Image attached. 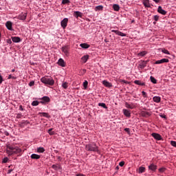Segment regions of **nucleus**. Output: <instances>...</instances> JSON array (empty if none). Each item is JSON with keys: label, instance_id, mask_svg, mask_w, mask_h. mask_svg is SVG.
I'll use <instances>...</instances> for the list:
<instances>
[{"label": "nucleus", "instance_id": "f257e3e1", "mask_svg": "<svg viewBox=\"0 0 176 176\" xmlns=\"http://www.w3.org/2000/svg\"><path fill=\"white\" fill-rule=\"evenodd\" d=\"M6 153L8 156H13V155H17L18 156H21L23 155V150L19 146H13L11 144L6 145Z\"/></svg>", "mask_w": 176, "mask_h": 176}, {"label": "nucleus", "instance_id": "f03ea898", "mask_svg": "<svg viewBox=\"0 0 176 176\" xmlns=\"http://www.w3.org/2000/svg\"><path fill=\"white\" fill-rule=\"evenodd\" d=\"M85 151H87L88 152H97L98 155H100L101 153V151H100V148L94 142L86 144Z\"/></svg>", "mask_w": 176, "mask_h": 176}, {"label": "nucleus", "instance_id": "7ed1b4c3", "mask_svg": "<svg viewBox=\"0 0 176 176\" xmlns=\"http://www.w3.org/2000/svg\"><path fill=\"white\" fill-rule=\"evenodd\" d=\"M41 82L47 86H54V80L50 76H45L41 78Z\"/></svg>", "mask_w": 176, "mask_h": 176}, {"label": "nucleus", "instance_id": "20e7f679", "mask_svg": "<svg viewBox=\"0 0 176 176\" xmlns=\"http://www.w3.org/2000/svg\"><path fill=\"white\" fill-rule=\"evenodd\" d=\"M125 107L126 108H128L129 109H135L138 107V104L137 103H129L127 102H125Z\"/></svg>", "mask_w": 176, "mask_h": 176}, {"label": "nucleus", "instance_id": "39448f33", "mask_svg": "<svg viewBox=\"0 0 176 176\" xmlns=\"http://www.w3.org/2000/svg\"><path fill=\"white\" fill-rule=\"evenodd\" d=\"M28 16V12H21L18 15L17 19L19 20H21L22 21H24L27 20Z\"/></svg>", "mask_w": 176, "mask_h": 176}, {"label": "nucleus", "instance_id": "423d86ee", "mask_svg": "<svg viewBox=\"0 0 176 176\" xmlns=\"http://www.w3.org/2000/svg\"><path fill=\"white\" fill-rule=\"evenodd\" d=\"M140 115L142 118H149V116H152V111H142Z\"/></svg>", "mask_w": 176, "mask_h": 176}, {"label": "nucleus", "instance_id": "0eeeda50", "mask_svg": "<svg viewBox=\"0 0 176 176\" xmlns=\"http://www.w3.org/2000/svg\"><path fill=\"white\" fill-rule=\"evenodd\" d=\"M60 25L63 30H65V28H67V25H68V18H64L60 21Z\"/></svg>", "mask_w": 176, "mask_h": 176}, {"label": "nucleus", "instance_id": "6e6552de", "mask_svg": "<svg viewBox=\"0 0 176 176\" xmlns=\"http://www.w3.org/2000/svg\"><path fill=\"white\" fill-rule=\"evenodd\" d=\"M61 50L65 54V56H69V46H63L62 47Z\"/></svg>", "mask_w": 176, "mask_h": 176}, {"label": "nucleus", "instance_id": "1a4fd4ad", "mask_svg": "<svg viewBox=\"0 0 176 176\" xmlns=\"http://www.w3.org/2000/svg\"><path fill=\"white\" fill-rule=\"evenodd\" d=\"M152 137L155 139L157 140V141H162V140H163V138H162V135H160V134L157 133H153L151 134Z\"/></svg>", "mask_w": 176, "mask_h": 176}, {"label": "nucleus", "instance_id": "9d476101", "mask_svg": "<svg viewBox=\"0 0 176 176\" xmlns=\"http://www.w3.org/2000/svg\"><path fill=\"white\" fill-rule=\"evenodd\" d=\"M6 27L9 30V31H13V23L12 21H8L6 23Z\"/></svg>", "mask_w": 176, "mask_h": 176}, {"label": "nucleus", "instance_id": "9b49d317", "mask_svg": "<svg viewBox=\"0 0 176 176\" xmlns=\"http://www.w3.org/2000/svg\"><path fill=\"white\" fill-rule=\"evenodd\" d=\"M111 32H114L116 35H118L119 36H127L126 34L123 33L119 30H112Z\"/></svg>", "mask_w": 176, "mask_h": 176}, {"label": "nucleus", "instance_id": "f8f14e48", "mask_svg": "<svg viewBox=\"0 0 176 176\" xmlns=\"http://www.w3.org/2000/svg\"><path fill=\"white\" fill-rule=\"evenodd\" d=\"M89 56L88 54L84 55L82 58H81V63L82 64H86V63H87V60L89 58Z\"/></svg>", "mask_w": 176, "mask_h": 176}, {"label": "nucleus", "instance_id": "ddd939ff", "mask_svg": "<svg viewBox=\"0 0 176 176\" xmlns=\"http://www.w3.org/2000/svg\"><path fill=\"white\" fill-rule=\"evenodd\" d=\"M170 60L167 58H162L155 62V64H164V63H169Z\"/></svg>", "mask_w": 176, "mask_h": 176}, {"label": "nucleus", "instance_id": "4468645a", "mask_svg": "<svg viewBox=\"0 0 176 176\" xmlns=\"http://www.w3.org/2000/svg\"><path fill=\"white\" fill-rule=\"evenodd\" d=\"M122 112H123L124 116H126V118H131V113L130 112L129 110L124 109L122 110Z\"/></svg>", "mask_w": 176, "mask_h": 176}, {"label": "nucleus", "instance_id": "2eb2a0df", "mask_svg": "<svg viewBox=\"0 0 176 176\" xmlns=\"http://www.w3.org/2000/svg\"><path fill=\"white\" fill-rule=\"evenodd\" d=\"M148 170H151V171H156V170H157V165L155 164H151L148 166Z\"/></svg>", "mask_w": 176, "mask_h": 176}, {"label": "nucleus", "instance_id": "dca6fc26", "mask_svg": "<svg viewBox=\"0 0 176 176\" xmlns=\"http://www.w3.org/2000/svg\"><path fill=\"white\" fill-rule=\"evenodd\" d=\"M57 64L60 67H65V65H66L65 61H64V59H63L61 58L58 59Z\"/></svg>", "mask_w": 176, "mask_h": 176}, {"label": "nucleus", "instance_id": "f3484780", "mask_svg": "<svg viewBox=\"0 0 176 176\" xmlns=\"http://www.w3.org/2000/svg\"><path fill=\"white\" fill-rule=\"evenodd\" d=\"M157 12L158 13H160V14H163L164 16H166V14H167V12L163 10V8H162V6L158 7Z\"/></svg>", "mask_w": 176, "mask_h": 176}, {"label": "nucleus", "instance_id": "a211bd4d", "mask_svg": "<svg viewBox=\"0 0 176 176\" xmlns=\"http://www.w3.org/2000/svg\"><path fill=\"white\" fill-rule=\"evenodd\" d=\"M74 17H76V19H78V17L82 18V16H83V14L79 11H75L74 12Z\"/></svg>", "mask_w": 176, "mask_h": 176}, {"label": "nucleus", "instance_id": "6ab92c4d", "mask_svg": "<svg viewBox=\"0 0 176 176\" xmlns=\"http://www.w3.org/2000/svg\"><path fill=\"white\" fill-rule=\"evenodd\" d=\"M142 3L144 7L151 8V3L149 2V0H142Z\"/></svg>", "mask_w": 176, "mask_h": 176}, {"label": "nucleus", "instance_id": "aec40b11", "mask_svg": "<svg viewBox=\"0 0 176 176\" xmlns=\"http://www.w3.org/2000/svg\"><path fill=\"white\" fill-rule=\"evenodd\" d=\"M52 168L55 170L56 171H57L58 170H61V165L56 164H53L52 166Z\"/></svg>", "mask_w": 176, "mask_h": 176}, {"label": "nucleus", "instance_id": "412c9836", "mask_svg": "<svg viewBox=\"0 0 176 176\" xmlns=\"http://www.w3.org/2000/svg\"><path fill=\"white\" fill-rule=\"evenodd\" d=\"M102 85H104V86H105V87H112V83H111L105 80L102 81Z\"/></svg>", "mask_w": 176, "mask_h": 176}, {"label": "nucleus", "instance_id": "4be33fe9", "mask_svg": "<svg viewBox=\"0 0 176 176\" xmlns=\"http://www.w3.org/2000/svg\"><path fill=\"white\" fill-rule=\"evenodd\" d=\"M12 42H14L15 43H19V42H21V38L20 37H12Z\"/></svg>", "mask_w": 176, "mask_h": 176}, {"label": "nucleus", "instance_id": "5701e85b", "mask_svg": "<svg viewBox=\"0 0 176 176\" xmlns=\"http://www.w3.org/2000/svg\"><path fill=\"white\" fill-rule=\"evenodd\" d=\"M153 100L154 101V102L159 103L160 102V101H162V98H160V96H154L153 98Z\"/></svg>", "mask_w": 176, "mask_h": 176}, {"label": "nucleus", "instance_id": "b1692460", "mask_svg": "<svg viewBox=\"0 0 176 176\" xmlns=\"http://www.w3.org/2000/svg\"><path fill=\"white\" fill-rule=\"evenodd\" d=\"M113 9L115 12H119L120 10V6L118 4H113Z\"/></svg>", "mask_w": 176, "mask_h": 176}, {"label": "nucleus", "instance_id": "393cba45", "mask_svg": "<svg viewBox=\"0 0 176 176\" xmlns=\"http://www.w3.org/2000/svg\"><path fill=\"white\" fill-rule=\"evenodd\" d=\"M80 47H82V49H89V47H90V45L84 43H81L80 45Z\"/></svg>", "mask_w": 176, "mask_h": 176}, {"label": "nucleus", "instance_id": "a878e982", "mask_svg": "<svg viewBox=\"0 0 176 176\" xmlns=\"http://www.w3.org/2000/svg\"><path fill=\"white\" fill-rule=\"evenodd\" d=\"M42 101H44V102H50V98L48 96H43V98H41Z\"/></svg>", "mask_w": 176, "mask_h": 176}, {"label": "nucleus", "instance_id": "bb28decb", "mask_svg": "<svg viewBox=\"0 0 176 176\" xmlns=\"http://www.w3.org/2000/svg\"><path fill=\"white\" fill-rule=\"evenodd\" d=\"M134 83L135 85H138L139 86H145V82H142L141 80H135Z\"/></svg>", "mask_w": 176, "mask_h": 176}, {"label": "nucleus", "instance_id": "cd10ccee", "mask_svg": "<svg viewBox=\"0 0 176 176\" xmlns=\"http://www.w3.org/2000/svg\"><path fill=\"white\" fill-rule=\"evenodd\" d=\"M148 54V52L146 51H142L138 54V56L140 57H144V56H146Z\"/></svg>", "mask_w": 176, "mask_h": 176}, {"label": "nucleus", "instance_id": "c85d7f7f", "mask_svg": "<svg viewBox=\"0 0 176 176\" xmlns=\"http://www.w3.org/2000/svg\"><path fill=\"white\" fill-rule=\"evenodd\" d=\"M31 159H41V155H38V154H32L30 156Z\"/></svg>", "mask_w": 176, "mask_h": 176}, {"label": "nucleus", "instance_id": "c756f323", "mask_svg": "<svg viewBox=\"0 0 176 176\" xmlns=\"http://www.w3.org/2000/svg\"><path fill=\"white\" fill-rule=\"evenodd\" d=\"M38 153H43L45 152V148L43 147H38L37 148V151Z\"/></svg>", "mask_w": 176, "mask_h": 176}, {"label": "nucleus", "instance_id": "7c9ffc66", "mask_svg": "<svg viewBox=\"0 0 176 176\" xmlns=\"http://www.w3.org/2000/svg\"><path fill=\"white\" fill-rule=\"evenodd\" d=\"M104 10V6H98L95 8L96 12H98V10Z\"/></svg>", "mask_w": 176, "mask_h": 176}, {"label": "nucleus", "instance_id": "2f4dec72", "mask_svg": "<svg viewBox=\"0 0 176 176\" xmlns=\"http://www.w3.org/2000/svg\"><path fill=\"white\" fill-rule=\"evenodd\" d=\"M142 173H145V167L144 166H140L139 168V173L142 174Z\"/></svg>", "mask_w": 176, "mask_h": 176}, {"label": "nucleus", "instance_id": "473e14b6", "mask_svg": "<svg viewBox=\"0 0 176 176\" xmlns=\"http://www.w3.org/2000/svg\"><path fill=\"white\" fill-rule=\"evenodd\" d=\"M98 106L102 107L104 109H108V107H107V104H105V103H98Z\"/></svg>", "mask_w": 176, "mask_h": 176}, {"label": "nucleus", "instance_id": "72a5a7b5", "mask_svg": "<svg viewBox=\"0 0 176 176\" xmlns=\"http://www.w3.org/2000/svg\"><path fill=\"white\" fill-rule=\"evenodd\" d=\"M32 107H38L39 105V102L38 100H34L32 102Z\"/></svg>", "mask_w": 176, "mask_h": 176}, {"label": "nucleus", "instance_id": "f704fd0d", "mask_svg": "<svg viewBox=\"0 0 176 176\" xmlns=\"http://www.w3.org/2000/svg\"><path fill=\"white\" fill-rule=\"evenodd\" d=\"M9 168H10V167L12 168L11 169H9L8 170V173L7 174H10L12 173V171H13V170H14V167H13V165H10L9 166Z\"/></svg>", "mask_w": 176, "mask_h": 176}, {"label": "nucleus", "instance_id": "c9c22d12", "mask_svg": "<svg viewBox=\"0 0 176 176\" xmlns=\"http://www.w3.org/2000/svg\"><path fill=\"white\" fill-rule=\"evenodd\" d=\"M39 114L44 118H50V116L47 113H39Z\"/></svg>", "mask_w": 176, "mask_h": 176}, {"label": "nucleus", "instance_id": "e433bc0d", "mask_svg": "<svg viewBox=\"0 0 176 176\" xmlns=\"http://www.w3.org/2000/svg\"><path fill=\"white\" fill-rule=\"evenodd\" d=\"M48 134H50V135H54V131H53V129H50L47 131Z\"/></svg>", "mask_w": 176, "mask_h": 176}, {"label": "nucleus", "instance_id": "4c0bfd02", "mask_svg": "<svg viewBox=\"0 0 176 176\" xmlns=\"http://www.w3.org/2000/svg\"><path fill=\"white\" fill-rule=\"evenodd\" d=\"M162 53H164V54H168V55H170V52H168V50H166V49H164V48L162 49Z\"/></svg>", "mask_w": 176, "mask_h": 176}, {"label": "nucleus", "instance_id": "58836bf2", "mask_svg": "<svg viewBox=\"0 0 176 176\" xmlns=\"http://www.w3.org/2000/svg\"><path fill=\"white\" fill-rule=\"evenodd\" d=\"M62 87H63V89H68V82H65L62 84Z\"/></svg>", "mask_w": 176, "mask_h": 176}, {"label": "nucleus", "instance_id": "ea45409f", "mask_svg": "<svg viewBox=\"0 0 176 176\" xmlns=\"http://www.w3.org/2000/svg\"><path fill=\"white\" fill-rule=\"evenodd\" d=\"M8 79H14V80H16L17 79V77L16 76H12V74H10L8 77Z\"/></svg>", "mask_w": 176, "mask_h": 176}, {"label": "nucleus", "instance_id": "a19ab883", "mask_svg": "<svg viewBox=\"0 0 176 176\" xmlns=\"http://www.w3.org/2000/svg\"><path fill=\"white\" fill-rule=\"evenodd\" d=\"M151 80L152 82V83H157V80L153 76L151 77Z\"/></svg>", "mask_w": 176, "mask_h": 176}, {"label": "nucleus", "instance_id": "79ce46f5", "mask_svg": "<svg viewBox=\"0 0 176 176\" xmlns=\"http://www.w3.org/2000/svg\"><path fill=\"white\" fill-rule=\"evenodd\" d=\"M89 85V82H87V80H85L84 82H83V87L85 89H87V85Z\"/></svg>", "mask_w": 176, "mask_h": 176}, {"label": "nucleus", "instance_id": "37998d69", "mask_svg": "<svg viewBox=\"0 0 176 176\" xmlns=\"http://www.w3.org/2000/svg\"><path fill=\"white\" fill-rule=\"evenodd\" d=\"M170 145H171L172 146H174V148H176V142L174 141V140H171V141H170Z\"/></svg>", "mask_w": 176, "mask_h": 176}, {"label": "nucleus", "instance_id": "c03bdc74", "mask_svg": "<svg viewBox=\"0 0 176 176\" xmlns=\"http://www.w3.org/2000/svg\"><path fill=\"white\" fill-rule=\"evenodd\" d=\"M8 162H9V158H8L7 157H4L2 160V163H8Z\"/></svg>", "mask_w": 176, "mask_h": 176}, {"label": "nucleus", "instance_id": "a18cd8bd", "mask_svg": "<svg viewBox=\"0 0 176 176\" xmlns=\"http://www.w3.org/2000/svg\"><path fill=\"white\" fill-rule=\"evenodd\" d=\"M69 0H63L62 3L63 5H67V3H69Z\"/></svg>", "mask_w": 176, "mask_h": 176}, {"label": "nucleus", "instance_id": "49530a36", "mask_svg": "<svg viewBox=\"0 0 176 176\" xmlns=\"http://www.w3.org/2000/svg\"><path fill=\"white\" fill-rule=\"evenodd\" d=\"M120 82H121L122 83H125L126 85H129V83H130L129 81H127L126 80H120Z\"/></svg>", "mask_w": 176, "mask_h": 176}, {"label": "nucleus", "instance_id": "de8ad7c7", "mask_svg": "<svg viewBox=\"0 0 176 176\" xmlns=\"http://www.w3.org/2000/svg\"><path fill=\"white\" fill-rule=\"evenodd\" d=\"M142 96H143V97L144 98H146L148 96H147V94H146V92H145V91H142Z\"/></svg>", "mask_w": 176, "mask_h": 176}, {"label": "nucleus", "instance_id": "09e8293b", "mask_svg": "<svg viewBox=\"0 0 176 176\" xmlns=\"http://www.w3.org/2000/svg\"><path fill=\"white\" fill-rule=\"evenodd\" d=\"M160 173H164L166 171V168H159Z\"/></svg>", "mask_w": 176, "mask_h": 176}, {"label": "nucleus", "instance_id": "8fccbe9b", "mask_svg": "<svg viewBox=\"0 0 176 176\" xmlns=\"http://www.w3.org/2000/svg\"><path fill=\"white\" fill-rule=\"evenodd\" d=\"M34 85H35V81H31L30 83H29V86L31 87L32 86H34Z\"/></svg>", "mask_w": 176, "mask_h": 176}, {"label": "nucleus", "instance_id": "3c124183", "mask_svg": "<svg viewBox=\"0 0 176 176\" xmlns=\"http://www.w3.org/2000/svg\"><path fill=\"white\" fill-rule=\"evenodd\" d=\"M119 166H120V167H123V166H124V161L120 162L119 163Z\"/></svg>", "mask_w": 176, "mask_h": 176}, {"label": "nucleus", "instance_id": "603ef678", "mask_svg": "<svg viewBox=\"0 0 176 176\" xmlns=\"http://www.w3.org/2000/svg\"><path fill=\"white\" fill-rule=\"evenodd\" d=\"M154 20H155V21H159V16H157V15L154 16Z\"/></svg>", "mask_w": 176, "mask_h": 176}, {"label": "nucleus", "instance_id": "864d4df0", "mask_svg": "<svg viewBox=\"0 0 176 176\" xmlns=\"http://www.w3.org/2000/svg\"><path fill=\"white\" fill-rule=\"evenodd\" d=\"M124 131H126V133H128V134H130V129H129V128H125V129H124Z\"/></svg>", "mask_w": 176, "mask_h": 176}, {"label": "nucleus", "instance_id": "5fc2aeb1", "mask_svg": "<svg viewBox=\"0 0 176 176\" xmlns=\"http://www.w3.org/2000/svg\"><path fill=\"white\" fill-rule=\"evenodd\" d=\"M2 82H3V77L0 75V85H2Z\"/></svg>", "mask_w": 176, "mask_h": 176}, {"label": "nucleus", "instance_id": "6e6d98bb", "mask_svg": "<svg viewBox=\"0 0 176 176\" xmlns=\"http://www.w3.org/2000/svg\"><path fill=\"white\" fill-rule=\"evenodd\" d=\"M21 114L19 113L16 115V119H21Z\"/></svg>", "mask_w": 176, "mask_h": 176}, {"label": "nucleus", "instance_id": "4d7b16f0", "mask_svg": "<svg viewBox=\"0 0 176 176\" xmlns=\"http://www.w3.org/2000/svg\"><path fill=\"white\" fill-rule=\"evenodd\" d=\"M163 119H167V117L166 116V115L163 114L160 116Z\"/></svg>", "mask_w": 176, "mask_h": 176}, {"label": "nucleus", "instance_id": "13d9d810", "mask_svg": "<svg viewBox=\"0 0 176 176\" xmlns=\"http://www.w3.org/2000/svg\"><path fill=\"white\" fill-rule=\"evenodd\" d=\"M19 109H20V111H24V109L23 108V105H20L19 106Z\"/></svg>", "mask_w": 176, "mask_h": 176}, {"label": "nucleus", "instance_id": "bf43d9fd", "mask_svg": "<svg viewBox=\"0 0 176 176\" xmlns=\"http://www.w3.org/2000/svg\"><path fill=\"white\" fill-rule=\"evenodd\" d=\"M76 176H86V175L84 174H82V173H79V174L76 175Z\"/></svg>", "mask_w": 176, "mask_h": 176}, {"label": "nucleus", "instance_id": "052dcab7", "mask_svg": "<svg viewBox=\"0 0 176 176\" xmlns=\"http://www.w3.org/2000/svg\"><path fill=\"white\" fill-rule=\"evenodd\" d=\"M155 3H159L160 2V0H153Z\"/></svg>", "mask_w": 176, "mask_h": 176}, {"label": "nucleus", "instance_id": "680f3d73", "mask_svg": "<svg viewBox=\"0 0 176 176\" xmlns=\"http://www.w3.org/2000/svg\"><path fill=\"white\" fill-rule=\"evenodd\" d=\"M4 134H5V135H7V136H8L9 135V132H8V131H5L4 132Z\"/></svg>", "mask_w": 176, "mask_h": 176}, {"label": "nucleus", "instance_id": "e2e57ef3", "mask_svg": "<svg viewBox=\"0 0 176 176\" xmlns=\"http://www.w3.org/2000/svg\"><path fill=\"white\" fill-rule=\"evenodd\" d=\"M40 103H41V104H46L44 100L41 101Z\"/></svg>", "mask_w": 176, "mask_h": 176}, {"label": "nucleus", "instance_id": "0e129e2a", "mask_svg": "<svg viewBox=\"0 0 176 176\" xmlns=\"http://www.w3.org/2000/svg\"><path fill=\"white\" fill-rule=\"evenodd\" d=\"M16 72V69H12V70H11V72Z\"/></svg>", "mask_w": 176, "mask_h": 176}, {"label": "nucleus", "instance_id": "69168bd1", "mask_svg": "<svg viewBox=\"0 0 176 176\" xmlns=\"http://www.w3.org/2000/svg\"><path fill=\"white\" fill-rule=\"evenodd\" d=\"M84 72H86V70L85 69H83Z\"/></svg>", "mask_w": 176, "mask_h": 176}]
</instances>
